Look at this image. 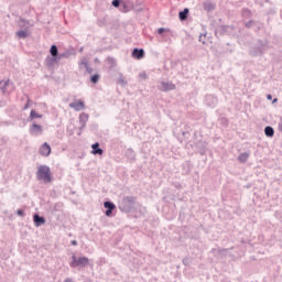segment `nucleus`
I'll return each mask as SVG.
<instances>
[{"instance_id": "1", "label": "nucleus", "mask_w": 282, "mask_h": 282, "mask_svg": "<svg viewBox=\"0 0 282 282\" xmlns=\"http://www.w3.org/2000/svg\"><path fill=\"white\" fill-rule=\"evenodd\" d=\"M36 177L39 181L45 182V184H50V182H52V173L50 166L40 165L36 172Z\"/></svg>"}, {"instance_id": "2", "label": "nucleus", "mask_w": 282, "mask_h": 282, "mask_svg": "<svg viewBox=\"0 0 282 282\" xmlns=\"http://www.w3.org/2000/svg\"><path fill=\"white\" fill-rule=\"evenodd\" d=\"M69 265L70 268H87V265H89V258L87 257L77 258L76 254H73Z\"/></svg>"}, {"instance_id": "3", "label": "nucleus", "mask_w": 282, "mask_h": 282, "mask_svg": "<svg viewBox=\"0 0 282 282\" xmlns=\"http://www.w3.org/2000/svg\"><path fill=\"white\" fill-rule=\"evenodd\" d=\"M134 204H135V197L127 196V197L123 198L119 208L121 210H124L126 213H129L133 208Z\"/></svg>"}, {"instance_id": "4", "label": "nucleus", "mask_w": 282, "mask_h": 282, "mask_svg": "<svg viewBox=\"0 0 282 282\" xmlns=\"http://www.w3.org/2000/svg\"><path fill=\"white\" fill-rule=\"evenodd\" d=\"M104 207L107 209L105 212L106 217H111V215H113V210H116V204H113L111 200H106L104 203Z\"/></svg>"}, {"instance_id": "5", "label": "nucleus", "mask_w": 282, "mask_h": 282, "mask_svg": "<svg viewBox=\"0 0 282 282\" xmlns=\"http://www.w3.org/2000/svg\"><path fill=\"white\" fill-rule=\"evenodd\" d=\"M267 47H268V42L259 41L258 46L253 51L254 56H261V54L265 52Z\"/></svg>"}, {"instance_id": "6", "label": "nucleus", "mask_w": 282, "mask_h": 282, "mask_svg": "<svg viewBox=\"0 0 282 282\" xmlns=\"http://www.w3.org/2000/svg\"><path fill=\"white\" fill-rule=\"evenodd\" d=\"M175 89V84L172 82H161L159 85L160 91H173Z\"/></svg>"}, {"instance_id": "7", "label": "nucleus", "mask_w": 282, "mask_h": 282, "mask_svg": "<svg viewBox=\"0 0 282 282\" xmlns=\"http://www.w3.org/2000/svg\"><path fill=\"white\" fill-rule=\"evenodd\" d=\"M39 153L43 158H48V155L52 153V147H50L47 142H45L40 147Z\"/></svg>"}, {"instance_id": "8", "label": "nucleus", "mask_w": 282, "mask_h": 282, "mask_svg": "<svg viewBox=\"0 0 282 282\" xmlns=\"http://www.w3.org/2000/svg\"><path fill=\"white\" fill-rule=\"evenodd\" d=\"M68 107L70 109H75L76 111H84L85 109V101L83 100H77V101H74V102H70L68 105Z\"/></svg>"}, {"instance_id": "9", "label": "nucleus", "mask_w": 282, "mask_h": 282, "mask_svg": "<svg viewBox=\"0 0 282 282\" xmlns=\"http://www.w3.org/2000/svg\"><path fill=\"white\" fill-rule=\"evenodd\" d=\"M87 122H89V115L86 113V112H82L79 115V124H80L79 129H80V131H83V129H85V127H87Z\"/></svg>"}, {"instance_id": "10", "label": "nucleus", "mask_w": 282, "mask_h": 282, "mask_svg": "<svg viewBox=\"0 0 282 282\" xmlns=\"http://www.w3.org/2000/svg\"><path fill=\"white\" fill-rule=\"evenodd\" d=\"M31 135H41L43 133V126L33 123L30 128Z\"/></svg>"}, {"instance_id": "11", "label": "nucleus", "mask_w": 282, "mask_h": 282, "mask_svg": "<svg viewBox=\"0 0 282 282\" xmlns=\"http://www.w3.org/2000/svg\"><path fill=\"white\" fill-rule=\"evenodd\" d=\"M205 105H207V107H215L217 105V97L207 95L205 97Z\"/></svg>"}, {"instance_id": "12", "label": "nucleus", "mask_w": 282, "mask_h": 282, "mask_svg": "<svg viewBox=\"0 0 282 282\" xmlns=\"http://www.w3.org/2000/svg\"><path fill=\"white\" fill-rule=\"evenodd\" d=\"M91 153L93 155H102L105 153V150L100 149V143L96 142L91 144Z\"/></svg>"}, {"instance_id": "13", "label": "nucleus", "mask_w": 282, "mask_h": 282, "mask_svg": "<svg viewBox=\"0 0 282 282\" xmlns=\"http://www.w3.org/2000/svg\"><path fill=\"white\" fill-rule=\"evenodd\" d=\"M18 25L20 30H30V28H32V23L25 19H20Z\"/></svg>"}, {"instance_id": "14", "label": "nucleus", "mask_w": 282, "mask_h": 282, "mask_svg": "<svg viewBox=\"0 0 282 282\" xmlns=\"http://www.w3.org/2000/svg\"><path fill=\"white\" fill-rule=\"evenodd\" d=\"M144 56V48H133L132 58H137V61L142 59Z\"/></svg>"}, {"instance_id": "15", "label": "nucleus", "mask_w": 282, "mask_h": 282, "mask_svg": "<svg viewBox=\"0 0 282 282\" xmlns=\"http://www.w3.org/2000/svg\"><path fill=\"white\" fill-rule=\"evenodd\" d=\"M33 221H34V226L39 228V226H43V224H45V217L40 216L39 214H34Z\"/></svg>"}, {"instance_id": "16", "label": "nucleus", "mask_w": 282, "mask_h": 282, "mask_svg": "<svg viewBox=\"0 0 282 282\" xmlns=\"http://www.w3.org/2000/svg\"><path fill=\"white\" fill-rule=\"evenodd\" d=\"M228 25H220V26H217L216 29H215V34H216V36H218V34H219V36H224V34H226V32H228Z\"/></svg>"}, {"instance_id": "17", "label": "nucleus", "mask_w": 282, "mask_h": 282, "mask_svg": "<svg viewBox=\"0 0 282 282\" xmlns=\"http://www.w3.org/2000/svg\"><path fill=\"white\" fill-rule=\"evenodd\" d=\"M58 62H59L58 57H54V56H47L46 57V66L48 68L54 67V65H56V63H58Z\"/></svg>"}, {"instance_id": "18", "label": "nucleus", "mask_w": 282, "mask_h": 282, "mask_svg": "<svg viewBox=\"0 0 282 282\" xmlns=\"http://www.w3.org/2000/svg\"><path fill=\"white\" fill-rule=\"evenodd\" d=\"M188 8H185L183 11H180L178 12V18H180V21H186V19H188Z\"/></svg>"}, {"instance_id": "19", "label": "nucleus", "mask_w": 282, "mask_h": 282, "mask_svg": "<svg viewBox=\"0 0 282 282\" xmlns=\"http://www.w3.org/2000/svg\"><path fill=\"white\" fill-rule=\"evenodd\" d=\"M15 34L18 39H28V36H30V33L28 32V30H24V29H21Z\"/></svg>"}, {"instance_id": "20", "label": "nucleus", "mask_w": 282, "mask_h": 282, "mask_svg": "<svg viewBox=\"0 0 282 282\" xmlns=\"http://www.w3.org/2000/svg\"><path fill=\"white\" fill-rule=\"evenodd\" d=\"M264 134L267 135V138H274V128H272L271 126H267L264 128Z\"/></svg>"}, {"instance_id": "21", "label": "nucleus", "mask_w": 282, "mask_h": 282, "mask_svg": "<svg viewBox=\"0 0 282 282\" xmlns=\"http://www.w3.org/2000/svg\"><path fill=\"white\" fill-rule=\"evenodd\" d=\"M35 118H43V115L37 113L35 110H31L28 122H32Z\"/></svg>"}, {"instance_id": "22", "label": "nucleus", "mask_w": 282, "mask_h": 282, "mask_svg": "<svg viewBox=\"0 0 282 282\" xmlns=\"http://www.w3.org/2000/svg\"><path fill=\"white\" fill-rule=\"evenodd\" d=\"M248 158H250V152L240 153L238 156L239 162L246 163L248 162Z\"/></svg>"}, {"instance_id": "23", "label": "nucleus", "mask_w": 282, "mask_h": 282, "mask_svg": "<svg viewBox=\"0 0 282 282\" xmlns=\"http://www.w3.org/2000/svg\"><path fill=\"white\" fill-rule=\"evenodd\" d=\"M50 54L51 56H54L56 58H58V46H56V44H53L50 48Z\"/></svg>"}, {"instance_id": "24", "label": "nucleus", "mask_w": 282, "mask_h": 282, "mask_svg": "<svg viewBox=\"0 0 282 282\" xmlns=\"http://www.w3.org/2000/svg\"><path fill=\"white\" fill-rule=\"evenodd\" d=\"M118 85H121V87H127L128 82L124 79V75L121 73L119 74V78L117 79Z\"/></svg>"}, {"instance_id": "25", "label": "nucleus", "mask_w": 282, "mask_h": 282, "mask_svg": "<svg viewBox=\"0 0 282 282\" xmlns=\"http://www.w3.org/2000/svg\"><path fill=\"white\" fill-rule=\"evenodd\" d=\"M130 9H131V7H129V3L121 2V6H120L121 12H129Z\"/></svg>"}, {"instance_id": "26", "label": "nucleus", "mask_w": 282, "mask_h": 282, "mask_svg": "<svg viewBox=\"0 0 282 282\" xmlns=\"http://www.w3.org/2000/svg\"><path fill=\"white\" fill-rule=\"evenodd\" d=\"M69 56H72L70 52L59 53L57 59L61 61L62 58H69Z\"/></svg>"}, {"instance_id": "27", "label": "nucleus", "mask_w": 282, "mask_h": 282, "mask_svg": "<svg viewBox=\"0 0 282 282\" xmlns=\"http://www.w3.org/2000/svg\"><path fill=\"white\" fill-rule=\"evenodd\" d=\"M98 80H100V74H95L90 77V83H93V85L98 84Z\"/></svg>"}, {"instance_id": "28", "label": "nucleus", "mask_w": 282, "mask_h": 282, "mask_svg": "<svg viewBox=\"0 0 282 282\" xmlns=\"http://www.w3.org/2000/svg\"><path fill=\"white\" fill-rule=\"evenodd\" d=\"M126 155L129 158V160H135V153L131 149L126 151Z\"/></svg>"}, {"instance_id": "29", "label": "nucleus", "mask_w": 282, "mask_h": 282, "mask_svg": "<svg viewBox=\"0 0 282 282\" xmlns=\"http://www.w3.org/2000/svg\"><path fill=\"white\" fill-rule=\"evenodd\" d=\"M262 28H263V23L258 22V21H254V23H253V30H254L256 32H259V30H262Z\"/></svg>"}, {"instance_id": "30", "label": "nucleus", "mask_w": 282, "mask_h": 282, "mask_svg": "<svg viewBox=\"0 0 282 282\" xmlns=\"http://www.w3.org/2000/svg\"><path fill=\"white\" fill-rule=\"evenodd\" d=\"M87 66H89V61H87V58H83L79 62V69H83V67H87Z\"/></svg>"}, {"instance_id": "31", "label": "nucleus", "mask_w": 282, "mask_h": 282, "mask_svg": "<svg viewBox=\"0 0 282 282\" xmlns=\"http://www.w3.org/2000/svg\"><path fill=\"white\" fill-rule=\"evenodd\" d=\"M122 3V0H112L113 8H120Z\"/></svg>"}, {"instance_id": "32", "label": "nucleus", "mask_w": 282, "mask_h": 282, "mask_svg": "<svg viewBox=\"0 0 282 282\" xmlns=\"http://www.w3.org/2000/svg\"><path fill=\"white\" fill-rule=\"evenodd\" d=\"M0 89H2V91H6V89H8V82H0Z\"/></svg>"}, {"instance_id": "33", "label": "nucleus", "mask_w": 282, "mask_h": 282, "mask_svg": "<svg viewBox=\"0 0 282 282\" xmlns=\"http://www.w3.org/2000/svg\"><path fill=\"white\" fill-rule=\"evenodd\" d=\"M245 28H248V29L254 28V20H250L249 22H247V23L245 24Z\"/></svg>"}, {"instance_id": "34", "label": "nucleus", "mask_w": 282, "mask_h": 282, "mask_svg": "<svg viewBox=\"0 0 282 282\" xmlns=\"http://www.w3.org/2000/svg\"><path fill=\"white\" fill-rule=\"evenodd\" d=\"M107 61L110 63L111 67H116V59L113 57H108Z\"/></svg>"}, {"instance_id": "35", "label": "nucleus", "mask_w": 282, "mask_h": 282, "mask_svg": "<svg viewBox=\"0 0 282 282\" xmlns=\"http://www.w3.org/2000/svg\"><path fill=\"white\" fill-rule=\"evenodd\" d=\"M87 74H94V68H91L89 65L85 67Z\"/></svg>"}, {"instance_id": "36", "label": "nucleus", "mask_w": 282, "mask_h": 282, "mask_svg": "<svg viewBox=\"0 0 282 282\" xmlns=\"http://www.w3.org/2000/svg\"><path fill=\"white\" fill-rule=\"evenodd\" d=\"M17 214H18L20 217H25V212H23V209H18Z\"/></svg>"}, {"instance_id": "37", "label": "nucleus", "mask_w": 282, "mask_h": 282, "mask_svg": "<svg viewBox=\"0 0 282 282\" xmlns=\"http://www.w3.org/2000/svg\"><path fill=\"white\" fill-rule=\"evenodd\" d=\"M30 102H31V100L28 99L26 104H25L24 107H23L24 110H25V109H30Z\"/></svg>"}, {"instance_id": "38", "label": "nucleus", "mask_w": 282, "mask_h": 282, "mask_svg": "<svg viewBox=\"0 0 282 282\" xmlns=\"http://www.w3.org/2000/svg\"><path fill=\"white\" fill-rule=\"evenodd\" d=\"M163 32H166V29H165V28H160V29H158V34H162Z\"/></svg>"}, {"instance_id": "39", "label": "nucleus", "mask_w": 282, "mask_h": 282, "mask_svg": "<svg viewBox=\"0 0 282 282\" xmlns=\"http://www.w3.org/2000/svg\"><path fill=\"white\" fill-rule=\"evenodd\" d=\"M204 36H206V35H202V34L199 35V42L203 43V44L206 43V42L204 41Z\"/></svg>"}, {"instance_id": "40", "label": "nucleus", "mask_w": 282, "mask_h": 282, "mask_svg": "<svg viewBox=\"0 0 282 282\" xmlns=\"http://www.w3.org/2000/svg\"><path fill=\"white\" fill-rule=\"evenodd\" d=\"M139 76H140V78L147 79V73H141Z\"/></svg>"}, {"instance_id": "41", "label": "nucleus", "mask_w": 282, "mask_h": 282, "mask_svg": "<svg viewBox=\"0 0 282 282\" xmlns=\"http://www.w3.org/2000/svg\"><path fill=\"white\" fill-rule=\"evenodd\" d=\"M70 245H72V246H78V241L72 240V241H70Z\"/></svg>"}, {"instance_id": "42", "label": "nucleus", "mask_w": 282, "mask_h": 282, "mask_svg": "<svg viewBox=\"0 0 282 282\" xmlns=\"http://www.w3.org/2000/svg\"><path fill=\"white\" fill-rule=\"evenodd\" d=\"M183 263H184V265H188V259H183Z\"/></svg>"}, {"instance_id": "43", "label": "nucleus", "mask_w": 282, "mask_h": 282, "mask_svg": "<svg viewBox=\"0 0 282 282\" xmlns=\"http://www.w3.org/2000/svg\"><path fill=\"white\" fill-rule=\"evenodd\" d=\"M212 7L213 4L209 3L208 6L205 7V10H210Z\"/></svg>"}, {"instance_id": "44", "label": "nucleus", "mask_w": 282, "mask_h": 282, "mask_svg": "<svg viewBox=\"0 0 282 282\" xmlns=\"http://www.w3.org/2000/svg\"><path fill=\"white\" fill-rule=\"evenodd\" d=\"M202 147H203V151H204V149H206V142H203Z\"/></svg>"}, {"instance_id": "45", "label": "nucleus", "mask_w": 282, "mask_h": 282, "mask_svg": "<svg viewBox=\"0 0 282 282\" xmlns=\"http://www.w3.org/2000/svg\"><path fill=\"white\" fill-rule=\"evenodd\" d=\"M268 100H272V95L267 96Z\"/></svg>"}, {"instance_id": "46", "label": "nucleus", "mask_w": 282, "mask_h": 282, "mask_svg": "<svg viewBox=\"0 0 282 282\" xmlns=\"http://www.w3.org/2000/svg\"><path fill=\"white\" fill-rule=\"evenodd\" d=\"M276 100H278L276 98H275V99H273V102H276Z\"/></svg>"}]
</instances>
